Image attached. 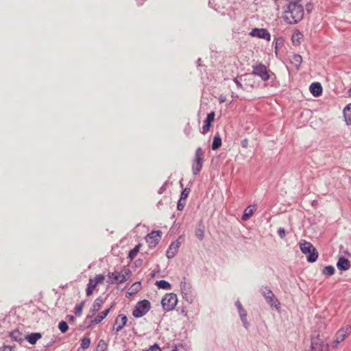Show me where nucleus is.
Masks as SVG:
<instances>
[{"label":"nucleus","mask_w":351,"mask_h":351,"mask_svg":"<svg viewBox=\"0 0 351 351\" xmlns=\"http://www.w3.org/2000/svg\"><path fill=\"white\" fill-rule=\"evenodd\" d=\"M240 80H243L245 90L252 88L254 84V75L251 73H245L241 75Z\"/></svg>","instance_id":"obj_16"},{"label":"nucleus","mask_w":351,"mask_h":351,"mask_svg":"<svg viewBox=\"0 0 351 351\" xmlns=\"http://www.w3.org/2000/svg\"><path fill=\"white\" fill-rule=\"evenodd\" d=\"M334 273H335V268L333 266H331V265L326 266L322 269V274L324 275H326L328 276H330L333 275Z\"/></svg>","instance_id":"obj_34"},{"label":"nucleus","mask_w":351,"mask_h":351,"mask_svg":"<svg viewBox=\"0 0 351 351\" xmlns=\"http://www.w3.org/2000/svg\"><path fill=\"white\" fill-rule=\"evenodd\" d=\"M140 247H141V244H138V245H136L132 250H131L129 252L128 258L130 261L133 260L136 257V256L137 255L138 252L140 250Z\"/></svg>","instance_id":"obj_32"},{"label":"nucleus","mask_w":351,"mask_h":351,"mask_svg":"<svg viewBox=\"0 0 351 351\" xmlns=\"http://www.w3.org/2000/svg\"><path fill=\"white\" fill-rule=\"evenodd\" d=\"M143 261L141 260V259H138L136 261V265H141Z\"/></svg>","instance_id":"obj_50"},{"label":"nucleus","mask_w":351,"mask_h":351,"mask_svg":"<svg viewBox=\"0 0 351 351\" xmlns=\"http://www.w3.org/2000/svg\"><path fill=\"white\" fill-rule=\"evenodd\" d=\"M84 308V303L81 302L79 304H77L75 308V313L77 316H80Z\"/></svg>","instance_id":"obj_38"},{"label":"nucleus","mask_w":351,"mask_h":351,"mask_svg":"<svg viewBox=\"0 0 351 351\" xmlns=\"http://www.w3.org/2000/svg\"><path fill=\"white\" fill-rule=\"evenodd\" d=\"M150 309V302L147 300H141L136 304L132 315L134 317L139 318L145 315Z\"/></svg>","instance_id":"obj_5"},{"label":"nucleus","mask_w":351,"mask_h":351,"mask_svg":"<svg viewBox=\"0 0 351 351\" xmlns=\"http://www.w3.org/2000/svg\"><path fill=\"white\" fill-rule=\"evenodd\" d=\"M350 91H351V89H350Z\"/></svg>","instance_id":"obj_55"},{"label":"nucleus","mask_w":351,"mask_h":351,"mask_svg":"<svg viewBox=\"0 0 351 351\" xmlns=\"http://www.w3.org/2000/svg\"><path fill=\"white\" fill-rule=\"evenodd\" d=\"M161 231L156 230L152 231L151 233L146 236V241L150 247H154L158 243V241L161 237Z\"/></svg>","instance_id":"obj_11"},{"label":"nucleus","mask_w":351,"mask_h":351,"mask_svg":"<svg viewBox=\"0 0 351 351\" xmlns=\"http://www.w3.org/2000/svg\"><path fill=\"white\" fill-rule=\"evenodd\" d=\"M314 4L313 2L310 1L307 3L305 5L306 10L308 13H311L313 10Z\"/></svg>","instance_id":"obj_43"},{"label":"nucleus","mask_w":351,"mask_h":351,"mask_svg":"<svg viewBox=\"0 0 351 351\" xmlns=\"http://www.w3.org/2000/svg\"><path fill=\"white\" fill-rule=\"evenodd\" d=\"M69 319H70L71 320H72V321H73V320L75 319V317H74V316H73V315H69Z\"/></svg>","instance_id":"obj_54"},{"label":"nucleus","mask_w":351,"mask_h":351,"mask_svg":"<svg viewBox=\"0 0 351 351\" xmlns=\"http://www.w3.org/2000/svg\"><path fill=\"white\" fill-rule=\"evenodd\" d=\"M221 145V138L219 134L217 133L213 138V141L211 145V148L213 150L217 149Z\"/></svg>","instance_id":"obj_27"},{"label":"nucleus","mask_w":351,"mask_h":351,"mask_svg":"<svg viewBox=\"0 0 351 351\" xmlns=\"http://www.w3.org/2000/svg\"><path fill=\"white\" fill-rule=\"evenodd\" d=\"M284 18L290 24H295L304 17V8L296 2H289L284 7Z\"/></svg>","instance_id":"obj_1"},{"label":"nucleus","mask_w":351,"mask_h":351,"mask_svg":"<svg viewBox=\"0 0 351 351\" xmlns=\"http://www.w3.org/2000/svg\"><path fill=\"white\" fill-rule=\"evenodd\" d=\"M127 321L128 318L126 315H119L115 320V323L113 326V330H115L116 332L121 331L125 326Z\"/></svg>","instance_id":"obj_15"},{"label":"nucleus","mask_w":351,"mask_h":351,"mask_svg":"<svg viewBox=\"0 0 351 351\" xmlns=\"http://www.w3.org/2000/svg\"><path fill=\"white\" fill-rule=\"evenodd\" d=\"M90 344V339L88 337H84L81 341L80 347L83 350H86L89 348Z\"/></svg>","instance_id":"obj_35"},{"label":"nucleus","mask_w":351,"mask_h":351,"mask_svg":"<svg viewBox=\"0 0 351 351\" xmlns=\"http://www.w3.org/2000/svg\"><path fill=\"white\" fill-rule=\"evenodd\" d=\"M282 40H280L279 39H278L276 42V46H275V48H276V50L277 49V48L279 47V45L282 44Z\"/></svg>","instance_id":"obj_49"},{"label":"nucleus","mask_w":351,"mask_h":351,"mask_svg":"<svg viewBox=\"0 0 351 351\" xmlns=\"http://www.w3.org/2000/svg\"><path fill=\"white\" fill-rule=\"evenodd\" d=\"M156 285L159 289H166V290L170 289L171 287L170 283L165 280H160L156 281Z\"/></svg>","instance_id":"obj_29"},{"label":"nucleus","mask_w":351,"mask_h":351,"mask_svg":"<svg viewBox=\"0 0 351 351\" xmlns=\"http://www.w3.org/2000/svg\"><path fill=\"white\" fill-rule=\"evenodd\" d=\"M300 248L304 254H308L306 260L309 263H314L318 258V252L313 244L310 242L304 241L300 243Z\"/></svg>","instance_id":"obj_2"},{"label":"nucleus","mask_w":351,"mask_h":351,"mask_svg":"<svg viewBox=\"0 0 351 351\" xmlns=\"http://www.w3.org/2000/svg\"><path fill=\"white\" fill-rule=\"evenodd\" d=\"M178 302L177 295L175 293H167L161 300L162 308L165 311H171L175 308Z\"/></svg>","instance_id":"obj_6"},{"label":"nucleus","mask_w":351,"mask_h":351,"mask_svg":"<svg viewBox=\"0 0 351 351\" xmlns=\"http://www.w3.org/2000/svg\"><path fill=\"white\" fill-rule=\"evenodd\" d=\"M215 115V114L214 112H211L207 114V117L204 120V125L202 126V133L203 134H206L208 131L210 130L211 122L214 120Z\"/></svg>","instance_id":"obj_17"},{"label":"nucleus","mask_w":351,"mask_h":351,"mask_svg":"<svg viewBox=\"0 0 351 351\" xmlns=\"http://www.w3.org/2000/svg\"><path fill=\"white\" fill-rule=\"evenodd\" d=\"M195 236L199 241H202L204 237V227L199 225L198 227L195 228Z\"/></svg>","instance_id":"obj_31"},{"label":"nucleus","mask_w":351,"mask_h":351,"mask_svg":"<svg viewBox=\"0 0 351 351\" xmlns=\"http://www.w3.org/2000/svg\"><path fill=\"white\" fill-rule=\"evenodd\" d=\"M250 35L251 36L263 38L268 41L271 39L269 32L264 28H254L250 32Z\"/></svg>","instance_id":"obj_12"},{"label":"nucleus","mask_w":351,"mask_h":351,"mask_svg":"<svg viewBox=\"0 0 351 351\" xmlns=\"http://www.w3.org/2000/svg\"><path fill=\"white\" fill-rule=\"evenodd\" d=\"M8 347L0 348V351H8Z\"/></svg>","instance_id":"obj_51"},{"label":"nucleus","mask_w":351,"mask_h":351,"mask_svg":"<svg viewBox=\"0 0 351 351\" xmlns=\"http://www.w3.org/2000/svg\"><path fill=\"white\" fill-rule=\"evenodd\" d=\"M337 267L341 271H346L350 269V263L347 258L341 256L337 261Z\"/></svg>","instance_id":"obj_19"},{"label":"nucleus","mask_w":351,"mask_h":351,"mask_svg":"<svg viewBox=\"0 0 351 351\" xmlns=\"http://www.w3.org/2000/svg\"><path fill=\"white\" fill-rule=\"evenodd\" d=\"M219 102H220V103H223V102H225V101H226V96H224V95H221V96L219 97Z\"/></svg>","instance_id":"obj_48"},{"label":"nucleus","mask_w":351,"mask_h":351,"mask_svg":"<svg viewBox=\"0 0 351 351\" xmlns=\"http://www.w3.org/2000/svg\"><path fill=\"white\" fill-rule=\"evenodd\" d=\"M141 288V284L140 282H135L134 283L130 289L132 290V293H135V292H137Z\"/></svg>","instance_id":"obj_41"},{"label":"nucleus","mask_w":351,"mask_h":351,"mask_svg":"<svg viewBox=\"0 0 351 351\" xmlns=\"http://www.w3.org/2000/svg\"><path fill=\"white\" fill-rule=\"evenodd\" d=\"M97 287V285L92 280V278L89 279L88 287L86 290L87 296H90L93 294L94 289Z\"/></svg>","instance_id":"obj_33"},{"label":"nucleus","mask_w":351,"mask_h":351,"mask_svg":"<svg viewBox=\"0 0 351 351\" xmlns=\"http://www.w3.org/2000/svg\"><path fill=\"white\" fill-rule=\"evenodd\" d=\"M104 280V276L101 274L96 275L95 278H92V280L97 285L99 283H101Z\"/></svg>","instance_id":"obj_42"},{"label":"nucleus","mask_w":351,"mask_h":351,"mask_svg":"<svg viewBox=\"0 0 351 351\" xmlns=\"http://www.w3.org/2000/svg\"><path fill=\"white\" fill-rule=\"evenodd\" d=\"M104 303V300L101 297H98L93 302L90 312L92 313L89 317L93 316L101 308V304Z\"/></svg>","instance_id":"obj_21"},{"label":"nucleus","mask_w":351,"mask_h":351,"mask_svg":"<svg viewBox=\"0 0 351 351\" xmlns=\"http://www.w3.org/2000/svg\"><path fill=\"white\" fill-rule=\"evenodd\" d=\"M41 337L42 335L40 332H33L25 335V339L32 345H34Z\"/></svg>","instance_id":"obj_22"},{"label":"nucleus","mask_w":351,"mask_h":351,"mask_svg":"<svg viewBox=\"0 0 351 351\" xmlns=\"http://www.w3.org/2000/svg\"><path fill=\"white\" fill-rule=\"evenodd\" d=\"M204 152L202 148L198 147L195 151V158L193 163V173L197 175L202 167Z\"/></svg>","instance_id":"obj_8"},{"label":"nucleus","mask_w":351,"mask_h":351,"mask_svg":"<svg viewBox=\"0 0 351 351\" xmlns=\"http://www.w3.org/2000/svg\"><path fill=\"white\" fill-rule=\"evenodd\" d=\"M58 328L61 332L65 333L69 329L68 324L65 321H61L58 324Z\"/></svg>","instance_id":"obj_37"},{"label":"nucleus","mask_w":351,"mask_h":351,"mask_svg":"<svg viewBox=\"0 0 351 351\" xmlns=\"http://www.w3.org/2000/svg\"><path fill=\"white\" fill-rule=\"evenodd\" d=\"M190 193V189L189 188H185L181 193L180 197L181 200H185Z\"/></svg>","instance_id":"obj_40"},{"label":"nucleus","mask_w":351,"mask_h":351,"mask_svg":"<svg viewBox=\"0 0 351 351\" xmlns=\"http://www.w3.org/2000/svg\"><path fill=\"white\" fill-rule=\"evenodd\" d=\"M107 349V344L104 340L101 339L96 347V351H105Z\"/></svg>","instance_id":"obj_36"},{"label":"nucleus","mask_w":351,"mask_h":351,"mask_svg":"<svg viewBox=\"0 0 351 351\" xmlns=\"http://www.w3.org/2000/svg\"><path fill=\"white\" fill-rule=\"evenodd\" d=\"M278 233L281 239H283L286 235L285 230L283 228H280L278 230Z\"/></svg>","instance_id":"obj_46"},{"label":"nucleus","mask_w":351,"mask_h":351,"mask_svg":"<svg viewBox=\"0 0 351 351\" xmlns=\"http://www.w3.org/2000/svg\"><path fill=\"white\" fill-rule=\"evenodd\" d=\"M303 36V34L300 32L298 30L295 31L291 37V40L293 45L298 46L300 45Z\"/></svg>","instance_id":"obj_24"},{"label":"nucleus","mask_w":351,"mask_h":351,"mask_svg":"<svg viewBox=\"0 0 351 351\" xmlns=\"http://www.w3.org/2000/svg\"><path fill=\"white\" fill-rule=\"evenodd\" d=\"M351 332V326L349 325L346 326L345 327L339 329L336 335L335 339L333 341L332 343V346L334 348H337L339 344L343 341L346 337Z\"/></svg>","instance_id":"obj_7"},{"label":"nucleus","mask_w":351,"mask_h":351,"mask_svg":"<svg viewBox=\"0 0 351 351\" xmlns=\"http://www.w3.org/2000/svg\"><path fill=\"white\" fill-rule=\"evenodd\" d=\"M254 213V209L251 206H247L242 216L243 221H247Z\"/></svg>","instance_id":"obj_30"},{"label":"nucleus","mask_w":351,"mask_h":351,"mask_svg":"<svg viewBox=\"0 0 351 351\" xmlns=\"http://www.w3.org/2000/svg\"><path fill=\"white\" fill-rule=\"evenodd\" d=\"M310 91L315 97H319L322 93V87L319 82H314L310 86Z\"/></svg>","instance_id":"obj_20"},{"label":"nucleus","mask_w":351,"mask_h":351,"mask_svg":"<svg viewBox=\"0 0 351 351\" xmlns=\"http://www.w3.org/2000/svg\"><path fill=\"white\" fill-rule=\"evenodd\" d=\"M261 293L269 305L275 307L276 309L280 308V302L276 298L274 293L269 287H262L261 288Z\"/></svg>","instance_id":"obj_3"},{"label":"nucleus","mask_w":351,"mask_h":351,"mask_svg":"<svg viewBox=\"0 0 351 351\" xmlns=\"http://www.w3.org/2000/svg\"><path fill=\"white\" fill-rule=\"evenodd\" d=\"M184 200L179 199L177 205V208L178 210H182L185 206V202H183Z\"/></svg>","instance_id":"obj_44"},{"label":"nucleus","mask_w":351,"mask_h":351,"mask_svg":"<svg viewBox=\"0 0 351 351\" xmlns=\"http://www.w3.org/2000/svg\"><path fill=\"white\" fill-rule=\"evenodd\" d=\"M253 71L252 74L253 75L259 76L263 81L268 80L269 79V71L267 67L262 63H259L252 66Z\"/></svg>","instance_id":"obj_9"},{"label":"nucleus","mask_w":351,"mask_h":351,"mask_svg":"<svg viewBox=\"0 0 351 351\" xmlns=\"http://www.w3.org/2000/svg\"><path fill=\"white\" fill-rule=\"evenodd\" d=\"M311 351H328V346L319 336L311 339Z\"/></svg>","instance_id":"obj_10"},{"label":"nucleus","mask_w":351,"mask_h":351,"mask_svg":"<svg viewBox=\"0 0 351 351\" xmlns=\"http://www.w3.org/2000/svg\"><path fill=\"white\" fill-rule=\"evenodd\" d=\"M111 308H109L103 312L99 313L95 319L91 321L92 324H97L100 323L109 313Z\"/></svg>","instance_id":"obj_26"},{"label":"nucleus","mask_w":351,"mask_h":351,"mask_svg":"<svg viewBox=\"0 0 351 351\" xmlns=\"http://www.w3.org/2000/svg\"><path fill=\"white\" fill-rule=\"evenodd\" d=\"M130 271L125 269L121 272L114 271L109 272L108 277L110 280L108 282L110 284H121L126 281V276L130 275Z\"/></svg>","instance_id":"obj_4"},{"label":"nucleus","mask_w":351,"mask_h":351,"mask_svg":"<svg viewBox=\"0 0 351 351\" xmlns=\"http://www.w3.org/2000/svg\"><path fill=\"white\" fill-rule=\"evenodd\" d=\"M184 280H185L184 278ZM180 289L182 291V294L183 295V298L189 302V300L188 298V295H189L191 292V284L186 282L185 280H182L180 283Z\"/></svg>","instance_id":"obj_18"},{"label":"nucleus","mask_w":351,"mask_h":351,"mask_svg":"<svg viewBox=\"0 0 351 351\" xmlns=\"http://www.w3.org/2000/svg\"><path fill=\"white\" fill-rule=\"evenodd\" d=\"M180 246V242L178 240L172 242L169 246L166 253L167 258L171 259L173 258L177 254Z\"/></svg>","instance_id":"obj_14"},{"label":"nucleus","mask_w":351,"mask_h":351,"mask_svg":"<svg viewBox=\"0 0 351 351\" xmlns=\"http://www.w3.org/2000/svg\"><path fill=\"white\" fill-rule=\"evenodd\" d=\"M302 62V58L299 54H294L292 56L291 58V64L297 69L298 70L301 63Z\"/></svg>","instance_id":"obj_25"},{"label":"nucleus","mask_w":351,"mask_h":351,"mask_svg":"<svg viewBox=\"0 0 351 351\" xmlns=\"http://www.w3.org/2000/svg\"><path fill=\"white\" fill-rule=\"evenodd\" d=\"M240 79L241 75H238L234 79V82L237 84L238 88L245 90L243 80H240Z\"/></svg>","instance_id":"obj_39"},{"label":"nucleus","mask_w":351,"mask_h":351,"mask_svg":"<svg viewBox=\"0 0 351 351\" xmlns=\"http://www.w3.org/2000/svg\"><path fill=\"white\" fill-rule=\"evenodd\" d=\"M10 337L12 340L17 342H22L25 339V335L22 334L19 330L16 329L10 333Z\"/></svg>","instance_id":"obj_23"},{"label":"nucleus","mask_w":351,"mask_h":351,"mask_svg":"<svg viewBox=\"0 0 351 351\" xmlns=\"http://www.w3.org/2000/svg\"><path fill=\"white\" fill-rule=\"evenodd\" d=\"M197 66H199L201 65V59L199 58L197 61Z\"/></svg>","instance_id":"obj_52"},{"label":"nucleus","mask_w":351,"mask_h":351,"mask_svg":"<svg viewBox=\"0 0 351 351\" xmlns=\"http://www.w3.org/2000/svg\"><path fill=\"white\" fill-rule=\"evenodd\" d=\"M343 113L347 124H351V104L344 108Z\"/></svg>","instance_id":"obj_28"},{"label":"nucleus","mask_w":351,"mask_h":351,"mask_svg":"<svg viewBox=\"0 0 351 351\" xmlns=\"http://www.w3.org/2000/svg\"><path fill=\"white\" fill-rule=\"evenodd\" d=\"M235 305L239 311V316L241 317V322L243 323V326L245 329H248L250 324L247 320V312L243 308L242 304L239 301H237Z\"/></svg>","instance_id":"obj_13"},{"label":"nucleus","mask_w":351,"mask_h":351,"mask_svg":"<svg viewBox=\"0 0 351 351\" xmlns=\"http://www.w3.org/2000/svg\"><path fill=\"white\" fill-rule=\"evenodd\" d=\"M241 145L243 147L246 148L248 145V141L247 139L245 138L241 141Z\"/></svg>","instance_id":"obj_47"},{"label":"nucleus","mask_w":351,"mask_h":351,"mask_svg":"<svg viewBox=\"0 0 351 351\" xmlns=\"http://www.w3.org/2000/svg\"><path fill=\"white\" fill-rule=\"evenodd\" d=\"M172 351H186V349L182 344H179L175 346Z\"/></svg>","instance_id":"obj_45"},{"label":"nucleus","mask_w":351,"mask_h":351,"mask_svg":"<svg viewBox=\"0 0 351 351\" xmlns=\"http://www.w3.org/2000/svg\"><path fill=\"white\" fill-rule=\"evenodd\" d=\"M301 0H289V2H296L298 3Z\"/></svg>","instance_id":"obj_53"}]
</instances>
